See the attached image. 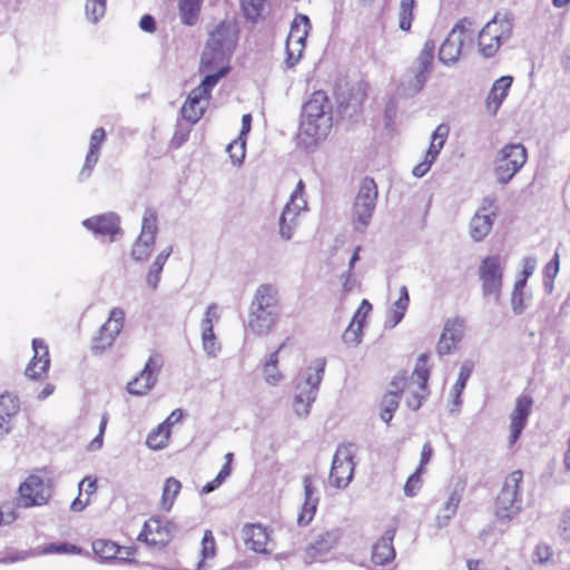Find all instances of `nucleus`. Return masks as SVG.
Masks as SVG:
<instances>
[{
    "instance_id": "nucleus-1",
    "label": "nucleus",
    "mask_w": 570,
    "mask_h": 570,
    "mask_svg": "<svg viewBox=\"0 0 570 570\" xmlns=\"http://www.w3.org/2000/svg\"><path fill=\"white\" fill-rule=\"evenodd\" d=\"M332 104L324 91H315L304 104L298 130V142L305 148L325 139L332 128Z\"/></svg>"
},
{
    "instance_id": "nucleus-2",
    "label": "nucleus",
    "mask_w": 570,
    "mask_h": 570,
    "mask_svg": "<svg viewBox=\"0 0 570 570\" xmlns=\"http://www.w3.org/2000/svg\"><path fill=\"white\" fill-rule=\"evenodd\" d=\"M281 316L278 289L272 284L259 285L254 294L248 314V330L257 335H267Z\"/></svg>"
},
{
    "instance_id": "nucleus-3",
    "label": "nucleus",
    "mask_w": 570,
    "mask_h": 570,
    "mask_svg": "<svg viewBox=\"0 0 570 570\" xmlns=\"http://www.w3.org/2000/svg\"><path fill=\"white\" fill-rule=\"evenodd\" d=\"M326 366L325 358H316L301 370L294 379L293 411L298 417H307L316 401Z\"/></svg>"
},
{
    "instance_id": "nucleus-4",
    "label": "nucleus",
    "mask_w": 570,
    "mask_h": 570,
    "mask_svg": "<svg viewBox=\"0 0 570 570\" xmlns=\"http://www.w3.org/2000/svg\"><path fill=\"white\" fill-rule=\"evenodd\" d=\"M238 40V28L234 20L220 21L209 31L205 50L202 55L205 69L213 65L228 63Z\"/></svg>"
},
{
    "instance_id": "nucleus-5",
    "label": "nucleus",
    "mask_w": 570,
    "mask_h": 570,
    "mask_svg": "<svg viewBox=\"0 0 570 570\" xmlns=\"http://www.w3.org/2000/svg\"><path fill=\"white\" fill-rule=\"evenodd\" d=\"M435 41L428 39L417 58L403 76L397 92L403 97H413L419 94L428 81L434 61Z\"/></svg>"
},
{
    "instance_id": "nucleus-6",
    "label": "nucleus",
    "mask_w": 570,
    "mask_h": 570,
    "mask_svg": "<svg viewBox=\"0 0 570 570\" xmlns=\"http://www.w3.org/2000/svg\"><path fill=\"white\" fill-rule=\"evenodd\" d=\"M527 159V149L520 142L507 144L500 148L493 160V175L497 183L508 185L524 166Z\"/></svg>"
},
{
    "instance_id": "nucleus-7",
    "label": "nucleus",
    "mask_w": 570,
    "mask_h": 570,
    "mask_svg": "<svg viewBox=\"0 0 570 570\" xmlns=\"http://www.w3.org/2000/svg\"><path fill=\"white\" fill-rule=\"evenodd\" d=\"M473 21L469 18L461 19L449 32L440 46L439 60L446 66L456 63L465 46L473 42Z\"/></svg>"
},
{
    "instance_id": "nucleus-8",
    "label": "nucleus",
    "mask_w": 570,
    "mask_h": 570,
    "mask_svg": "<svg viewBox=\"0 0 570 570\" xmlns=\"http://www.w3.org/2000/svg\"><path fill=\"white\" fill-rule=\"evenodd\" d=\"M523 473L520 470L511 472L504 480L503 487L495 500V514L501 520L510 521L521 511L522 498L520 484Z\"/></svg>"
},
{
    "instance_id": "nucleus-9",
    "label": "nucleus",
    "mask_w": 570,
    "mask_h": 570,
    "mask_svg": "<svg viewBox=\"0 0 570 570\" xmlns=\"http://www.w3.org/2000/svg\"><path fill=\"white\" fill-rule=\"evenodd\" d=\"M377 186L373 178L365 177L360 185L353 206V223L356 232L363 233L370 225L376 207Z\"/></svg>"
},
{
    "instance_id": "nucleus-10",
    "label": "nucleus",
    "mask_w": 570,
    "mask_h": 570,
    "mask_svg": "<svg viewBox=\"0 0 570 570\" xmlns=\"http://www.w3.org/2000/svg\"><path fill=\"white\" fill-rule=\"evenodd\" d=\"M305 184L302 179L291 194L289 200L284 206L278 218V234L282 239L289 240L298 225V216L307 210V202L304 198Z\"/></svg>"
},
{
    "instance_id": "nucleus-11",
    "label": "nucleus",
    "mask_w": 570,
    "mask_h": 570,
    "mask_svg": "<svg viewBox=\"0 0 570 570\" xmlns=\"http://www.w3.org/2000/svg\"><path fill=\"white\" fill-rule=\"evenodd\" d=\"M356 446L353 443L337 446L333 456L328 482L336 489H345L354 475Z\"/></svg>"
},
{
    "instance_id": "nucleus-12",
    "label": "nucleus",
    "mask_w": 570,
    "mask_h": 570,
    "mask_svg": "<svg viewBox=\"0 0 570 570\" xmlns=\"http://www.w3.org/2000/svg\"><path fill=\"white\" fill-rule=\"evenodd\" d=\"M426 363L428 355L421 354L410 380L406 379V385L403 393L406 394V406L413 411H417L421 407L423 400L429 395L428 380L430 371Z\"/></svg>"
},
{
    "instance_id": "nucleus-13",
    "label": "nucleus",
    "mask_w": 570,
    "mask_h": 570,
    "mask_svg": "<svg viewBox=\"0 0 570 570\" xmlns=\"http://www.w3.org/2000/svg\"><path fill=\"white\" fill-rule=\"evenodd\" d=\"M479 278L482 283V293L485 297H492L495 303L500 301L503 267L501 258L497 255L487 256L479 266Z\"/></svg>"
},
{
    "instance_id": "nucleus-14",
    "label": "nucleus",
    "mask_w": 570,
    "mask_h": 570,
    "mask_svg": "<svg viewBox=\"0 0 570 570\" xmlns=\"http://www.w3.org/2000/svg\"><path fill=\"white\" fill-rule=\"evenodd\" d=\"M157 233V214L154 209L147 208L142 216L140 234L131 248V257L135 261L142 262L150 256L154 249Z\"/></svg>"
},
{
    "instance_id": "nucleus-15",
    "label": "nucleus",
    "mask_w": 570,
    "mask_h": 570,
    "mask_svg": "<svg viewBox=\"0 0 570 570\" xmlns=\"http://www.w3.org/2000/svg\"><path fill=\"white\" fill-rule=\"evenodd\" d=\"M309 29L311 22L307 16L297 14L294 18L286 41L285 63L288 68H293L299 61Z\"/></svg>"
},
{
    "instance_id": "nucleus-16",
    "label": "nucleus",
    "mask_w": 570,
    "mask_h": 570,
    "mask_svg": "<svg viewBox=\"0 0 570 570\" xmlns=\"http://www.w3.org/2000/svg\"><path fill=\"white\" fill-rule=\"evenodd\" d=\"M124 322L125 312L119 307L112 308L107 322L100 327L98 334L92 340V351L101 353L109 348L121 332Z\"/></svg>"
},
{
    "instance_id": "nucleus-17",
    "label": "nucleus",
    "mask_w": 570,
    "mask_h": 570,
    "mask_svg": "<svg viewBox=\"0 0 570 570\" xmlns=\"http://www.w3.org/2000/svg\"><path fill=\"white\" fill-rule=\"evenodd\" d=\"M51 489L38 475H30L19 487V501L23 508L42 505L51 498Z\"/></svg>"
},
{
    "instance_id": "nucleus-18",
    "label": "nucleus",
    "mask_w": 570,
    "mask_h": 570,
    "mask_svg": "<svg viewBox=\"0 0 570 570\" xmlns=\"http://www.w3.org/2000/svg\"><path fill=\"white\" fill-rule=\"evenodd\" d=\"M161 366L159 355L149 356L141 372L127 384V391L138 396L147 394L155 386Z\"/></svg>"
},
{
    "instance_id": "nucleus-19",
    "label": "nucleus",
    "mask_w": 570,
    "mask_h": 570,
    "mask_svg": "<svg viewBox=\"0 0 570 570\" xmlns=\"http://www.w3.org/2000/svg\"><path fill=\"white\" fill-rule=\"evenodd\" d=\"M82 225L96 236L109 237L110 242L116 240L122 234L120 218L111 212L87 218Z\"/></svg>"
},
{
    "instance_id": "nucleus-20",
    "label": "nucleus",
    "mask_w": 570,
    "mask_h": 570,
    "mask_svg": "<svg viewBox=\"0 0 570 570\" xmlns=\"http://www.w3.org/2000/svg\"><path fill=\"white\" fill-rule=\"evenodd\" d=\"M464 335V321L460 317H453L445 321L436 352L439 355H449L458 348L459 343Z\"/></svg>"
},
{
    "instance_id": "nucleus-21",
    "label": "nucleus",
    "mask_w": 570,
    "mask_h": 570,
    "mask_svg": "<svg viewBox=\"0 0 570 570\" xmlns=\"http://www.w3.org/2000/svg\"><path fill=\"white\" fill-rule=\"evenodd\" d=\"M340 539L341 532L338 529H331L318 533L305 550V562L323 561Z\"/></svg>"
},
{
    "instance_id": "nucleus-22",
    "label": "nucleus",
    "mask_w": 570,
    "mask_h": 570,
    "mask_svg": "<svg viewBox=\"0 0 570 570\" xmlns=\"http://www.w3.org/2000/svg\"><path fill=\"white\" fill-rule=\"evenodd\" d=\"M170 538L169 523H164L159 518L147 520L138 535L139 541H144L151 547H164L169 542Z\"/></svg>"
},
{
    "instance_id": "nucleus-23",
    "label": "nucleus",
    "mask_w": 570,
    "mask_h": 570,
    "mask_svg": "<svg viewBox=\"0 0 570 570\" xmlns=\"http://www.w3.org/2000/svg\"><path fill=\"white\" fill-rule=\"evenodd\" d=\"M304 485V502L302 504L301 511L297 515L298 525H307L314 519V515L317 511V507L320 503V497L317 494V489L313 484V479L311 475H305L303 478Z\"/></svg>"
},
{
    "instance_id": "nucleus-24",
    "label": "nucleus",
    "mask_w": 570,
    "mask_h": 570,
    "mask_svg": "<svg viewBox=\"0 0 570 570\" xmlns=\"http://www.w3.org/2000/svg\"><path fill=\"white\" fill-rule=\"evenodd\" d=\"M33 357L26 368V375L31 380H38L45 376L50 365L48 346L42 340L32 341Z\"/></svg>"
},
{
    "instance_id": "nucleus-25",
    "label": "nucleus",
    "mask_w": 570,
    "mask_h": 570,
    "mask_svg": "<svg viewBox=\"0 0 570 570\" xmlns=\"http://www.w3.org/2000/svg\"><path fill=\"white\" fill-rule=\"evenodd\" d=\"M533 405L532 397L529 395H521L517 399L515 407L511 414L510 424V443L517 442L522 430L527 424L529 414L531 413Z\"/></svg>"
},
{
    "instance_id": "nucleus-26",
    "label": "nucleus",
    "mask_w": 570,
    "mask_h": 570,
    "mask_svg": "<svg viewBox=\"0 0 570 570\" xmlns=\"http://www.w3.org/2000/svg\"><path fill=\"white\" fill-rule=\"evenodd\" d=\"M405 385H406L405 376H396L391 382L390 390L383 396V400H382L381 419L384 422L389 423L392 420L395 410L399 407L400 393L404 392Z\"/></svg>"
},
{
    "instance_id": "nucleus-27",
    "label": "nucleus",
    "mask_w": 570,
    "mask_h": 570,
    "mask_svg": "<svg viewBox=\"0 0 570 570\" xmlns=\"http://www.w3.org/2000/svg\"><path fill=\"white\" fill-rule=\"evenodd\" d=\"M106 139V131L102 127L96 128L91 136L89 141V150L87 153L85 164L79 173V179L85 180L90 177L94 167L96 166L98 159H99V149L102 145V142Z\"/></svg>"
},
{
    "instance_id": "nucleus-28",
    "label": "nucleus",
    "mask_w": 570,
    "mask_h": 570,
    "mask_svg": "<svg viewBox=\"0 0 570 570\" xmlns=\"http://www.w3.org/2000/svg\"><path fill=\"white\" fill-rule=\"evenodd\" d=\"M483 29L502 45L512 36L513 18L510 13H497Z\"/></svg>"
},
{
    "instance_id": "nucleus-29",
    "label": "nucleus",
    "mask_w": 570,
    "mask_h": 570,
    "mask_svg": "<svg viewBox=\"0 0 570 570\" xmlns=\"http://www.w3.org/2000/svg\"><path fill=\"white\" fill-rule=\"evenodd\" d=\"M19 412V401L16 395L6 392L0 395V436L12 430L11 420Z\"/></svg>"
},
{
    "instance_id": "nucleus-30",
    "label": "nucleus",
    "mask_w": 570,
    "mask_h": 570,
    "mask_svg": "<svg viewBox=\"0 0 570 570\" xmlns=\"http://www.w3.org/2000/svg\"><path fill=\"white\" fill-rule=\"evenodd\" d=\"M209 98H206L199 90L193 89L181 107L183 117L190 124H196L204 115Z\"/></svg>"
},
{
    "instance_id": "nucleus-31",
    "label": "nucleus",
    "mask_w": 570,
    "mask_h": 570,
    "mask_svg": "<svg viewBox=\"0 0 570 570\" xmlns=\"http://www.w3.org/2000/svg\"><path fill=\"white\" fill-rule=\"evenodd\" d=\"M242 538L245 546L258 553L267 552L268 534L261 524H246L242 529Z\"/></svg>"
},
{
    "instance_id": "nucleus-32",
    "label": "nucleus",
    "mask_w": 570,
    "mask_h": 570,
    "mask_svg": "<svg viewBox=\"0 0 570 570\" xmlns=\"http://www.w3.org/2000/svg\"><path fill=\"white\" fill-rule=\"evenodd\" d=\"M464 488L465 484L461 481L454 485L440 513L436 515V525L439 528L446 527L449 521L455 515L458 507L462 500Z\"/></svg>"
},
{
    "instance_id": "nucleus-33",
    "label": "nucleus",
    "mask_w": 570,
    "mask_h": 570,
    "mask_svg": "<svg viewBox=\"0 0 570 570\" xmlns=\"http://www.w3.org/2000/svg\"><path fill=\"white\" fill-rule=\"evenodd\" d=\"M512 77L503 76L494 81L487 98V109L491 115H495L508 96L512 85Z\"/></svg>"
},
{
    "instance_id": "nucleus-34",
    "label": "nucleus",
    "mask_w": 570,
    "mask_h": 570,
    "mask_svg": "<svg viewBox=\"0 0 570 570\" xmlns=\"http://www.w3.org/2000/svg\"><path fill=\"white\" fill-rule=\"evenodd\" d=\"M394 530H387L384 535L373 546L372 560L375 564L384 566L395 558L393 547Z\"/></svg>"
},
{
    "instance_id": "nucleus-35",
    "label": "nucleus",
    "mask_w": 570,
    "mask_h": 570,
    "mask_svg": "<svg viewBox=\"0 0 570 570\" xmlns=\"http://www.w3.org/2000/svg\"><path fill=\"white\" fill-rule=\"evenodd\" d=\"M497 217L493 210L490 214L475 213L470 220L469 234L474 242L483 240L492 229Z\"/></svg>"
},
{
    "instance_id": "nucleus-36",
    "label": "nucleus",
    "mask_w": 570,
    "mask_h": 570,
    "mask_svg": "<svg viewBox=\"0 0 570 570\" xmlns=\"http://www.w3.org/2000/svg\"><path fill=\"white\" fill-rule=\"evenodd\" d=\"M199 70L202 72H206L207 75L205 76L200 85L194 89L199 90L200 94L206 98H210L212 89L217 85L219 79H222L228 72L229 69L227 63L213 65L212 68L205 69L202 60Z\"/></svg>"
},
{
    "instance_id": "nucleus-37",
    "label": "nucleus",
    "mask_w": 570,
    "mask_h": 570,
    "mask_svg": "<svg viewBox=\"0 0 570 570\" xmlns=\"http://www.w3.org/2000/svg\"><path fill=\"white\" fill-rule=\"evenodd\" d=\"M283 347L284 343L281 344V346L269 355L268 360L264 363L263 366L264 380L267 384L272 386L278 385L284 379V375L277 367L278 353Z\"/></svg>"
},
{
    "instance_id": "nucleus-38",
    "label": "nucleus",
    "mask_w": 570,
    "mask_h": 570,
    "mask_svg": "<svg viewBox=\"0 0 570 570\" xmlns=\"http://www.w3.org/2000/svg\"><path fill=\"white\" fill-rule=\"evenodd\" d=\"M92 551L101 561L122 560V557H118L121 552V548L116 543L98 539L92 542Z\"/></svg>"
},
{
    "instance_id": "nucleus-39",
    "label": "nucleus",
    "mask_w": 570,
    "mask_h": 570,
    "mask_svg": "<svg viewBox=\"0 0 570 570\" xmlns=\"http://www.w3.org/2000/svg\"><path fill=\"white\" fill-rule=\"evenodd\" d=\"M473 367L474 364L470 360L464 361L460 367L458 380L451 391L454 404L458 406L461 404V394L465 389L466 382L473 372Z\"/></svg>"
},
{
    "instance_id": "nucleus-40",
    "label": "nucleus",
    "mask_w": 570,
    "mask_h": 570,
    "mask_svg": "<svg viewBox=\"0 0 570 570\" xmlns=\"http://www.w3.org/2000/svg\"><path fill=\"white\" fill-rule=\"evenodd\" d=\"M180 489L181 483L177 479L173 476L166 479L160 502V505L165 511L168 512L171 510L175 499L180 492Z\"/></svg>"
},
{
    "instance_id": "nucleus-41",
    "label": "nucleus",
    "mask_w": 570,
    "mask_h": 570,
    "mask_svg": "<svg viewBox=\"0 0 570 570\" xmlns=\"http://www.w3.org/2000/svg\"><path fill=\"white\" fill-rule=\"evenodd\" d=\"M216 554V543L212 531L206 530L202 540V559L197 563V570H206V560L213 559Z\"/></svg>"
},
{
    "instance_id": "nucleus-42",
    "label": "nucleus",
    "mask_w": 570,
    "mask_h": 570,
    "mask_svg": "<svg viewBox=\"0 0 570 570\" xmlns=\"http://www.w3.org/2000/svg\"><path fill=\"white\" fill-rule=\"evenodd\" d=\"M200 9V0H179L181 21L187 26L195 24Z\"/></svg>"
},
{
    "instance_id": "nucleus-43",
    "label": "nucleus",
    "mask_w": 570,
    "mask_h": 570,
    "mask_svg": "<svg viewBox=\"0 0 570 570\" xmlns=\"http://www.w3.org/2000/svg\"><path fill=\"white\" fill-rule=\"evenodd\" d=\"M479 51L484 58L493 57L501 47V43L482 28L478 36Z\"/></svg>"
},
{
    "instance_id": "nucleus-44",
    "label": "nucleus",
    "mask_w": 570,
    "mask_h": 570,
    "mask_svg": "<svg viewBox=\"0 0 570 570\" xmlns=\"http://www.w3.org/2000/svg\"><path fill=\"white\" fill-rule=\"evenodd\" d=\"M169 436L170 430H166V425H158L148 434L146 444L153 450H160L167 445Z\"/></svg>"
},
{
    "instance_id": "nucleus-45",
    "label": "nucleus",
    "mask_w": 570,
    "mask_h": 570,
    "mask_svg": "<svg viewBox=\"0 0 570 570\" xmlns=\"http://www.w3.org/2000/svg\"><path fill=\"white\" fill-rule=\"evenodd\" d=\"M415 0H401L399 11V27L403 31H410L413 20Z\"/></svg>"
},
{
    "instance_id": "nucleus-46",
    "label": "nucleus",
    "mask_w": 570,
    "mask_h": 570,
    "mask_svg": "<svg viewBox=\"0 0 570 570\" xmlns=\"http://www.w3.org/2000/svg\"><path fill=\"white\" fill-rule=\"evenodd\" d=\"M362 327V320L358 318V314H355L348 327L343 334L344 342L353 345L361 343Z\"/></svg>"
},
{
    "instance_id": "nucleus-47",
    "label": "nucleus",
    "mask_w": 570,
    "mask_h": 570,
    "mask_svg": "<svg viewBox=\"0 0 570 570\" xmlns=\"http://www.w3.org/2000/svg\"><path fill=\"white\" fill-rule=\"evenodd\" d=\"M85 10L87 19L96 23L105 16L106 0H87Z\"/></svg>"
},
{
    "instance_id": "nucleus-48",
    "label": "nucleus",
    "mask_w": 570,
    "mask_h": 570,
    "mask_svg": "<svg viewBox=\"0 0 570 570\" xmlns=\"http://www.w3.org/2000/svg\"><path fill=\"white\" fill-rule=\"evenodd\" d=\"M245 17L256 21L264 10L265 0H240Z\"/></svg>"
},
{
    "instance_id": "nucleus-49",
    "label": "nucleus",
    "mask_w": 570,
    "mask_h": 570,
    "mask_svg": "<svg viewBox=\"0 0 570 570\" xmlns=\"http://www.w3.org/2000/svg\"><path fill=\"white\" fill-rule=\"evenodd\" d=\"M165 264L166 263L164 262V256H156L155 261L150 265L149 272L146 277V282L153 289H156L158 287L160 274L163 272Z\"/></svg>"
},
{
    "instance_id": "nucleus-50",
    "label": "nucleus",
    "mask_w": 570,
    "mask_h": 570,
    "mask_svg": "<svg viewBox=\"0 0 570 570\" xmlns=\"http://www.w3.org/2000/svg\"><path fill=\"white\" fill-rule=\"evenodd\" d=\"M203 350L208 357H216L220 352V344L215 333H202Z\"/></svg>"
},
{
    "instance_id": "nucleus-51",
    "label": "nucleus",
    "mask_w": 570,
    "mask_h": 570,
    "mask_svg": "<svg viewBox=\"0 0 570 570\" xmlns=\"http://www.w3.org/2000/svg\"><path fill=\"white\" fill-rule=\"evenodd\" d=\"M245 139L238 137L236 140L230 142L227 147V151L234 163H242L245 157Z\"/></svg>"
},
{
    "instance_id": "nucleus-52",
    "label": "nucleus",
    "mask_w": 570,
    "mask_h": 570,
    "mask_svg": "<svg viewBox=\"0 0 570 570\" xmlns=\"http://www.w3.org/2000/svg\"><path fill=\"white\" fill-rule=\"evenodd\" d=\"M421 468H417L415 472L412 475H410L404 485L405 495L414 497L416 494V492L421 488Z\"/></svg>"
},
{
    "instance_id": "nucleus-53",
    "label": "nucleus",
    "mask_w": 570,
    "mask_h": 570,
    "mask_svg": "<svg viewBox=\"0 0 570 570\" xmlns=\"http://www.w3.org/2000/svg\"><path fill=\"white\" fill-rule=\"evenodd\" d=\"M407 307H401L396 303L393 304L386 317V325L391 328L395 327L404 317Z\"/></svg>"
},
{
    "instance_id": "nucleus-54",
    "label": "nucleus",
    "mask_w": 570,
    "mask_h": 570,
    "mask_svg": "<svg viewBox=\"0 0 570 570\" xmlns=\"http://www.w3.org/2000/svg\"><path fill=\"white\" fill-rule=\"evenodd\" d=\"M108 420H109V415L107 412H105L102 415H101V420H100V424H99V433L98 435L90 442L89 444V449L91 451H96V450H99L101 446H102V443H104V433H105V430H106V426H107V423H108Z\"/></svg>"
},
{
    "instance_id": "nucleus-55",
    "label": "nucleus",
    "mask_w": 570,
    "mask_h": 570,
    "mask_svg": "<svg viewBox=\"0 0 570 570\" xmlns=\"http://www.w3.org/2000/svg\"><path fill=\"white\" fill-rule=\"evenodd\" d=\"M45 551L47 553H80L81 549L75 544L69 543H51L49 544Z\"/></svg>"
},
{
    "instance_id": "nucleus-56",
    "label": "nucleus",
    "mask_w": 570,
    "mask_h": 570,
    "mask_svg": "<svg viewBox=\"0 0 570 570\" xmlns=\"http://www.w3.org/2000/svg\"><path fill=\"white\" fill-rule=\"evenodd\" d=\"M511 305H512V311L515 315H520L525 311L527 304L524 303L523 292H519V291L512 292Z\"/></svg>"
},
{
    "instance_id": "nucleus-57",
    "label": "nucleus",
    "mask_w": 570,
    "mask_h": 570,
    "mask_svg": "<svg viewBox=\"0 0 570 570\" xmlns=\"http://www.w3.org/2000/svg\"><path fill=\"white\" fill-rule=\"evenodd\" d=\"M449 135V127L446 125H439L432 134L431 142L440 144L443 148L446 137Z\"/></svg>"
},
{
    "instance_id": "nucleus-58",
    "label": "nucleus",
    "mask_w": 570,
    "mask_h": 570,
    "mask_svg": "<svg viewBox=\"0 0 570 570\" xmlns=\"http://www.w3.org/2000/svg\"><path fill=\"white\" fill-rule=\"evenodd\" d=\"M495 203H497V199L494 196H485L481 200L480 207L476 213L490 214L493 210L497 213Z\"/></svg>"
},
{
    "instance_id": "nucleus-59",
    "label": "nucleus",
    "mask_w": 570,
    "mask_h": 570,
    "mask_svg": "<svg viewBox=\"0 0 570 570\" xmlns=\"http://www.w3.org/2000/svg\"><path fill=\"white\" fill-rule=\"evenodd\" d=\"M432 454H433V448H432L431 443L425 442L422 446L420 465H419V468H421L422 472H423L424 465L428 464L429 461L431 460Z\"/></svg>"
},
{
    "instance_id": "nucleus-60",
    "label": "nucleus",
    "mask_w": 570,
    "mask_h": 570,
    "mask_svg": "<svg viewBox=\"0 0 570 570\" xmlns=\"http://www.w3.org/2000/svg\"><path fill=\"white\" fill-rule=\"evenodd\" d=\"M537 267V259L532 256H528L523 259L522 274L525 278L530 277Z\"/></svg>"
},
{
    "instance_id": "nucleus-61",
    "label": "nucleus",
    "mask_w": 570,
    "mask_h": 570,
    "mask_svg": "<svg viewBox=\"0 0 570 570\" xmlns=\"http://www.w3.org/2000/svg\"><path fill=\"white\" fill-rule=\"evenodd\" d=\"M139 27L146 32H154L156 30V21L150 14H145L140 19Z\"/></svg>"
},
{
    "instance_id": "nucleus-62",
    "label": "nucleus",
    "mask_w": 570,
    "mask_h": 570,
    "mask_svg": "<svg viewBox=\"0 0 570 570\" xmlns=\"http://www.w3.org/2000/svg\"><path fill=\"white\" fill-rule=\"evenodd\" d=\"M183 411L180 409H176L160 425H166V430H170V426L179 422L183 419Z\"/></svg>"
},
{
    "instance_id": "nucleus-63",
    "label": "nucleus",
    "mask_w": 570,
    "mask_h": 570,
    "mask_svg": "<svg viewBox=\"0 0 570 570\" xmlns=\"http://www.w3.org/2000/svg\"><path fill=\"white\" fill-rule=\"evenodd\" d=\"M342 279L344 292L348 293L354 289L356 279L354 278L352 271H347L346 274L342 275Z\"/></svg>"
},
{
    "instance_id": "nucleus-64",
    "label": "nucleus",
    "mask_w": 570,
    "mask_h": 570,
    "mask_svg": "<svg viewBox=\"0 0 570 570\" xmlns=\"http://www.w3.org/2000/svg\"><path fill=\"white\" fill-rule=\"evenodd\" d=\"M562 534L566 539L570 540V509L564 512L561 521Z\"/></svg>"
}]
</instances>
